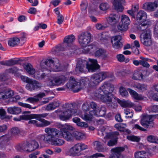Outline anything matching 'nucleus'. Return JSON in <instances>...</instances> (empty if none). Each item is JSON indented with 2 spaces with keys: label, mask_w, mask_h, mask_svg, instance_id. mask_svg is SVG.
<instances>
[{
  "label": "nucleus",
  "mask_w": 158,
  "mask_h": 158,
  "mask_svg": "<svg viewBox=\"0 0 158 158\" xmlns=\"http://www.w3.org/2000/svg\"><path fill=\"white\" fill-rule=\"evenodd\" d=\"M11 132L12 135H16L19 133L20 131L18 128L15 127L11 129Z\"/></svg>",
  "instance_id": "69168bd1"
},
{
  "label": "nucleus",
  "mask_w": 158,
  "mask_h": 158,
  "mask_svg": "<svg viewBox=\"0 0 158 158\" xmlns=\"http://www.w3.org/2000/svg\"><path fill=\"white\" fill-rule=\"evenodd\" d=\"M124 112L126 115V118H131L133 117V113L132 111L129 109H125Z\"/></svg>",
  "instance_id": "3c124183"
},
{
  "label": "nucleus",
  "mask_w": 158,
  "mask_h": 158,
  "mask_svg": "<svg viewBox=\"0 0 158 158\" xmlns=\"http://www.w3.org/2000/svg\"><path fill=\"white\" fill-rule=\"evenodd\" d=\"M108 38V36L107 35L106 33H102L99 34V39L101 41L104 40H106Z\"/></svg>",
  "instance_id": "680f3d73"
},
{
  "label": "nucleus",
  "mask_w": 158,
  "mask_h": 158,
  "mask_svg": "<svg viewBox=\"0 0 158 158\" xmlns=\"http://www.w3.org/2000/svg\"><path fill=\"white\" fill-rule=\"evenodd\" d=\"M120 18L119 15L114 14H110L106 18L108 23L111 25H114L117 23L119 21Z\"/></svg>",
  "instance_id": "aec40b11"
},
{
  "label": "nucleus",
  "mask_w": 158,
  "mask_h": 158,
  "mask_svg": "<svg viewBox=\"0 0 158 158\" xmlns=\"http://www.w3.org/2000/svg\"><path fill=\"white\" fill-rule=\"evenodd\" d=\"M72 105L66 104L63 105V112L60 115V119L63 121L68 119L72 115H76L75 110H72Z\"/></svg>",
  "instance_id": "9d476101"
},
{
  "label": "nucleus",
  "mask_w": 158,
  "mask_h": 158,
  "mask_svg": "<svg viewBox=\"0 0 158 158\" xmlns=\"http://www.w3.org/2000/svg\"><path fill=\"white\" fill-rule=\"evenodd\" d=\"M118 28L120 30L126 31L128 27L127 26V25L123 24L122 23L121 24H120L118 26Z\"/></svg>",
  "instance_id": "e2e57ef3"
},
{
  "label": "nucleus",
  "mask_w": 158,
  "mask_h": 158,
  "mask_svg": "<svg viewBox=\"0 0 158 158\" xmlns=\"http://www.w3.org/2000/svg\"><path fill=\"white\" fill-rule=\"evenodd\" d=\"M147 13L143 10H140L137 14L136 20L140 24L138 29L140 30H143L147 28L150 24V22L147 19Z\"/></svg>",
  "instance_id": "6e6552de"
},
{
  "label": "nucleus",
  "mask_w": 158,
  "mask_h": 158,
  "mask_svg": "<svg viewBox=\"0 0 158 158\" xmlns=\"http://www.w3.org/2000/svg\"><path fill=\"white\" fill-rule=\"evenodd\" d=\"M47 136L42 135L44 137V140L46 143L51 142L52 145L60 146L64 143L63 139L58 138L60 134V131L54 128L47 127L45 129Z\"/></svg>",
  "instance_id": "7ed1b4c3"
},
{
  "label": "nucleus",
  "mask_w": 158,
  "mask_h": 158,
  "mask_svg": "<svg viewBox=\"0 0 158 158\" xmlns=\"http://www.w3.org/2000/svg\"><path fill=\"white\" fill-rule=\"evenodd\" d=\"M120 95L123 97H126L128 96L129 94L126 89L123 86H121L119 89Z\"/></svg>",
  "instance_id": "09e8293b"
},
{
  "label": "nucleus",
  "mask_w": 158,
  "mask_h": 158,
  "mask_svg": "<svg viewBox=\"0 0 158 158\" xmlns=\"http://www.w3.org/2000/svg\"><path fill=\"white\" fill-rule=\"evenodd\" d=\"M19 70V69L16 67H14L11 68L7 69L6 72L8 73L15 74Z\"/></svg>",
  "instance_id": "bf43d9fd"
},
{
  "label": "nucleus",
  "mask_w": 158,
  "mask_h": 158,
  "mask_svg": "<svg viewBox=\"0 0 158 158\" xmlns=\"http://www.w3.org/2000/svg\"><path fill=\"white\" fill-rule=\"evenodd\" d=\"M125 3V0H114L113 5L115 9L118 11L121 12L123 10V7L122 4Z\"/></svg>",
  "instance_id": "b1692460"
},
{
  "label": "nucleus",
  "mask_w": 158,
  "mask_h": 158,
  "mask_svg": "<svg viewBox=\"0 0 158 158\" xmlns=\"http://www.w3.org/2000/svg\"><path fill=\"white\" fill-rule=\"evenodd\" d=\"M122 37L120 35H116L111 37V41L113 47L115 49L121 48L123 46V44L120 42Z\"/></svg>",
  "instance_id": "dca6fc26"
},
{
  "label": "nucleus",
  "mask_w": 158,
  "mask_h": 158,
  "mask_svg": "<svg viewBox=\"0 0 158 158\" xmlns=\"http://www.w3.org/2000/svg\"><path fill=\"white\" fill-rule=\"evenodd\" d=\"M17 62H18L16 60H10L7 61H0V64L4 65L10 66L16 64Z\"/></svg>",
  "instance_id": "37998d69"
},
{
  "label": "nucleus",
  "mask_w": 158,
  "mask_h": 158,
  "mask_svg": "<svg viewBox=\"0 0 158 158\" xmlns=\"http://www.w3.org/2000/svg\"><path fill=\"white\" fill-rule=\"evenodd\" d=\"M91 63L89 64L87 61L85 60H80L78 61L75 70L77 73L83 72L85 69H87L89 72H93L99 69L100 66L98 64L97 60L94 59H89Z\"/></svg>",
  "instance_id": "20e7f679"
},
{
  "label": "nucleus",
  "mask_w": 158,
  "mask_h": 158,
  "mask_svg": "<svg viewBox=\"0 0 158 158\" xmlns=\"http://www.w3.org/2000/svg\"><path fill=\"white\" fill-rule=\"evenodd\" d=\"M143 76L140 71H135L134 72L132 78L135 80H141L143 79Z\"/></svg>",
  "instance_id": "79ce46f5"
},
{
  "label": "nucleus",
  "mask_w": 158,
  "mask_h": 158,
  "mask_svg": "<svg viewBox=\"0 0 158 158\" xmlns=\"http://www.w3.org/2000/svg\"><path fill=\"white\" fill-rule=\"evenodd\" d=\"M94 112L92 110L86 111L84 112L80 115V116L84 120L86 121H91L93 118L94 116L95 115L94 114Z\"/></svg>",
  "instance_id": "6ab92c4d"
},
{
  "label": "nucleus",
  "mask_w": 158,
  "mask_h": 158,
  "mask_svg": "<svg viewBox=\"0 0 158 158\" xmlns=\"http://www.w3.org/2000/svg\"><path fill=\"white\" fill-rule=\"evenodd\" d=\"M6 111L5 110L2 109H0V116H1V118L2 119H4V118H7L9 119H10L12 118V116H7L6 117L5 116L6 114Z\"/></svg>",
  "instance_id": "6e6d98bb"
},
{
  "label": "nucleus",
  "mask_w": 158,
  "mask_h": 158,
  "mask_svg": "<svg viewBox=\"0 0 158 158\" xmlns=\"http://www.w3.org/2000/svg\"><path fill=\"white\" fill-rule=\"evenodd\" d=\"M15 148L17 151L21 152L23 151H31V148L30 143L26 142L17 145L15 146Z\"/></svg>",
  "instance_id": "a211bd4d"
},
{
  "label": "nucleus",
  "mask_w": 158,
  "mask_h": 158,
  "mask_svg": "<svg viewBox=\"0 0 158 158\" xmlns=\"http://www.w3.org/2000/svg\"><path fill=\"white\" fill-rule=\"evenodd\" d=\"M96 56L102 57L103 59H105L107 57V54L106 52V51L102 49H100L97 50L95 53Z\"/></svg>",
  "instance_id": "f704fd0d"
},
{
  "label": "nucleus",
  "mask_w": 158,
  "mask_h": 158,
  "mask_svg": "<svg viewBox=\"0 0 158 158\" xmlns=\"http://www.w3.org/2000/svg\"><path fill=\"white\" fill-rule=\"evenodd\" d=\"M158 7V2H149L145 3L143 5L144 9L149 11H153Z\"/></svg>",
  "instance_id": "f3484780"
},
{
  "label": "nucleus",
  "mask_w": 158,
  "mask_h": 158,
  "mask_svg": "<svg viewBox=\"0 0 158 158\" xmlns=\"http://www.w3.org/2000/svg\"><path fill=\"white\" fill-rule=\"evenodd\" d=\"M82 110L85 112L89 111L91 110L90 108L89 107L88 103L86 102L84 103L82 106Z\"/></svg>",
  "instance_id": "0e129e2a"
},
{
  "label": "nucleus",
  "mask_w": 158,
  "mask_h": 158,
  "mask_svg": "<svg viewBox=\"0 0 158 158\" xmlns=\"http://www.w3.org/2000/svg\"><path fill=\"white\" fill-rule=\"evenodd\" d=\"M57 23L59 24H61L64 21V17L62 15L57 16Z\"/></svg>",
  "instance_id": "774afa93"
},
{
  "label": "nucleus",
  "mask_w": 158,
  "mask_h": 158,
  "mask_svg": "<svg viewBox=\"0 0 158 158\" xmlns=\"http://www.w3.org/2000/svg\"><path fill=\"white\" fill-rule=\"evenodd\" d=\"M109 7V5L106 2L102 3L99 5L100 9L102 11H105L107 10Z\"/></svg>",
  "instance_id": "5fc2aeb1"
},
{
  "label": "nucleus",
  "mask_w": 158,
  "mask_h": 158,
  "mask_svg": "<svg viewBox=\"0 0 158 158\" xmlns=\"http://www.w3.org/2000/svg\"><path fill=\"white\" fill-rule=\"evenodd\" d=\"M144 29L142 30L143 31L140 35V38H151L152 33L151 30L149 29H147L145 30H144Z\"/></svg>",
  "instance_id": "2f4dec72"
},
{
  "label": "nucleus",
  "mask_w": 158,
  "mask_h": 158,
  "mask_svg": "<svg viewBox=\"0 0 158 158\" xmlns=\"http://www.w3.org/2000/svg\"><path fill=\"white\" fill-rule=\"evenodd\" d=\"M94 111V114H95L96 116H104L106 112V109L105 107L102 106L97 110L96 111Z\"/></svg>",
  "instance_id": "7c9ffc66"
},
{
  "label": "nucleus",
  "mask_w": 158,
  "mask_h": 158,
  "mask_svg": "<svg viewBox=\"0 0 158 158\" xmlns=\"http://www.w3.org/2000/svg\"><path fill=\"white\" fill-rule=\"evenodd\" d=\"M158 138L154 135H150L147 136L146 139L150 143H156Z\"/></svg>",
  "instance_id": "49530a36"
},
{
  "label": "nucleus",
  "mask_w": 158,
  "mask_h": 158,
  "mask_svg": "<svg viewBox=\"0 0 158 158\" xmlns=\"http://www.w3.org/2000/svg\"><path fill=\"white\" fill-rule=\"evenodd\" d=\"M127 139L131 141L139 142L140 140V139L134 135H128L127 136Z\"/></svg>",
  "instance_id": "13d9d810"
},
{
  "label": "nucleus",
  "mask_w": 158,
  "mask_h": 158,
  "mask_svg": "<svg viewBox=\"0 0 158 158\" xmlns=\"http://www.w3.org/2000/svg\"><path fill=\"white\" fill-rule=\"evenodd\" d=\"M83 49V52L84 53H92L94 52L96 50V47L94 45H89L87 46H86Z\"/></svg>",
  "instance_id": "58836bf2"
},
{
  "label": "nucleus",
  "mask_w": 158,
  "mask_h": 158,
  "mask_svg": "<svg viewBox=\"0 0 158 158\" xmlns=\"http://www.w3.org/2000/svg\"><path fill=\"white\" fill-rule=\"evenodd\" d=\"M23 67L27 72L30 75L34 74L36 71L31 64L27 63L23 65Z\"/></svg>",
  "instance_id": "c756f323"
},
{
  "label": "nucleus",
  "mask_w": 158,
  "mask_h": 158,
  "mask_svg": "<svg viewBox=\"0 0 158 158\" xmlns=\"http://www.w3.org/2000/svg\"><path fill=\"white\" fill-rule=\"evenodd\" d=\"M94 145L98 152H102L104 149L102 148V144L98 141H95L94 142Z\"/></svg>",
  "instance_id": "de8ad7c7"
},
{
  "label": "nucleus",
  "mask_w": 158,
  "mask_h": 158,
  "mask_svg": "<svg viewBox=\"0 0 158 158\" xmlns=\"http://www.w3.org/2000/svg\"><path fill=\"white\" fill-rule=\"evenodd\" d=\"M116 58L118 61L121 62L124 61L127 63L129 61V59L128 58L125 59L124 56L122 54H119L117 55Z\"/></svg>",
  "instance_id": "8fccbe9b"
},
{
  "label": "nucleus",
  "mask_w": 158,
  "mask_h": 158,
  "mask_svg": "<svg viewBox=\"0 0 158 158\" xmlns=\"http://www.w3.org/2000/svg\"><path fill=\"white\" fill-rule=\"evenodd\" d=\"M86 84L85 80L82 79L80 82H77L73 77H71L69 82L66 84V87L73 92H77L83 88Z\"/></svg>",
  "instance_id": "0eeeda50"
},
{
  "label": "nucleus",
  "mask_w": 158,
  "mask_h": 158,
  "mask_svg": "<svg viewBox=\"0 0 158 158\" xmlns=\"http://www.w3.org/2000/svg\"><path fill=\"white\" fill-rule=\"evenodd\" d=\"M59 106V103L58 102H54L48 105L46 107L48 111L53 110Z\"/></svg>",
  "instance_id": "e433bc0d"
},
{
  "label": "nucleus",
  "mask_w": 158,
  "mask_h": 158,
  "mask_svg": "<svg viewBox=\"0 0 158 158\" xmlns=\"http://www.w3.org/2000/svg\"><path fill=\"white\" fill-rule=\"evenodd\" d=\"M114 89V86L108 83H104L94 93L95 97L100 99L102 102L110 103L112 106V101L114 98L111 93Z\"/></svg>",
  "instance_id": "f257e3e1"
},
{
  "label": "nucleus",
  "mask_w": 158,
  "mask_h": 158,
  "mask_svg": "<svg viewBox=\"0 0 158 158\" xmlns=\"http://www.w3.org/2000/svg\"><path fill=\"white\" fill-rule=\"evenodd\" d=\"M74 136L77 140H80L84 139L86 136L85 134L81 132L76 131L73 132Z\"/></svg>",
  "instance_id": "4c0bfd02"
},
{
  "label": "nucleus",
  "mask_w": 158,
  "mask_h": 158,
  "mask_svg": "<svg viewBox=\"0 0 158 158\" xmlns=\"http://www.w3.org/2000/svg\"><path fill=\"white\" fill-rule=\"evenodd\" d=\"M30 146L31 147V151L38 148L39 147L38 143L35 140H33L30 143Z\"/></svg>",
  "instance_id": "864d4df0"
},
{
  "label": "nucleus",
  "mask_w": 158,
  "mask_h": 158,
  "mask_svg": "<svg viewBox=\"0 0 158 158\" xmlns=\"http://www.w3.org/2000/svg\"><path fill=\"white\" fill-rule=\"evenodd\" d=\"M35 74L34 75V77L35 78L38 79L40 80L44 78L46 75L43 73H40L37 70L35 72Z\"/></svg>",
  "instance_id": "603ef678"
},
{
  "label": "nucleus",
  "mask_w": 158,
  "mask_h": 158,
  "mask_svg": "<svg viewBox=\"0 0 158 158\" xmlns=\"http://www.w3.org/2000/svg\"><path fill=\"white\" fill-rule=\"evenodd\" d=\"M140 39L141 43L146 46L149 47L152 44V42L151 38H140Z\"/></svg>",
  "instance_id": "ea45409f"
},
{
  "label": "nucleus",
  "mask_w": 158,
  "mask_h": 158,
  "mask_svg": "<svg viewBox=\"0 0 158 158\" xmlns=\"http://www.w3.org/2000/svg\"><path fill=\"white\" fill-rule=\"evenodd\" d=\"M19 42V39L17 37H14L9 39L8 41V44L11 47H14L18 44Z\"/></svg>",
  "instance_id": "c85d7f7f"
},
{
  "label": "nucleus",
  "mask_w": 158,
  "mask_h": 158,
  "mask_svg": "<svg viewBox=\"0 0 158 158\" xmlns=\"http://www.w3.org/2000/svg\"><path fill=\"white\" fill-rule=\"evenodd\" d=\"M14 95L13 91L10 89L6 90L0 93V99L5 100L12 97Z\"/></svg>",
  "instance_id": "4be33fe9"
},
{
  "label": "nucleus",
  "mask_w": 158,
  "mask_h": 158,
  "mask_svg": "<svg viewBox=\"0 0 158 158\" xmlns=\"http://www.w3.org/2000/svg\"><path fill=\"white\" fill-rule=\"evenodd\" d=\"M58 127L60 129V133L63 137L67 141L71 140L73 139V137L72 134L68 130L73 131L74 128L71 125L67 124H62L59 123Z\"/></svg>",
  "instance_id": "1a4fd4ad"
},
{
  "label": "nucleus",
  "mask_w": 158,
  "mask_h": 158,
  "mask_svg": "<svg viewBox=\"0 0 158 158\" xmlns=\"http://www.w3.org/2000/svg\"><path fill=\"white\" fill-rule=\"evenodd\" d=\"M122 23L125 25H127L128 27L130 24V21L129 17L126 15H123L121 17Z\"/></svg>",
  "instance_id": "c03bdc74"
},
{
  "label": "nucleus",
  "mask_w": 158,
  "mask_h": 158,
  "mask_svg": "<svg viewBox=\"0 0 158 158\" xmlns=\"http://www.w3.org/2000/svg\"><path fill=\"white\" fill-rule=\"evenodd\" d=\"M114 127L120 131L126 132L128 134H130L131 133L129 130L125 128L126 127V125L125 124L123 123L116 124Z\"/></svg>",
  "instance_id": "bb28decb"
},
{
  "label": "nucleus",
  "mask_w": 158,
  "mask_h": 158,
  "mask_svg": "<svg viewBox=\"0 0 158 158\" xmlns=\"http://www.w3.org/2000/svg\"><path fill=\"white\" fill-rule=\"evenodd\" d=\"M148 153L145 151H141L136 152L135 153V158H146Z\"/></svg>",
  "instance_id": "a19ab883"
},
{
  "label": "nucleus",
  "mask_w": 158,
  "mask_h": 158,
  "mask_svg": "<svg viewBox=\"0 0 158 158\" xmlns=\"http://www.w3.org/2000/svg\"><path fill=\"white\" fill-rule=\"evenodd\" d=\"M132 87L137 89L143 92L146 90L147 86L146 85L138 84L132 85Z\"/></svg>",
  "instance_id": "a18cd8bd"
},
{
  "label": "nucleus",
  "mask_w": 158,
  "mask_h": 158,
  "mask_svg": "<svg viewBox=\"0 0 158 158\" xmlns=\"http://www.w3.org/2000/svg\"><path fill=\"white\" fill-rule=\"evenodd\" d=\"M95 27L98 30H103L105 29L107 27V26L106 25L98 23L96 24Z\"/></svg>",
  "instance_id": "052dcab7"
},
{
  "label": "nucleus",
  "mask_w": 158,
  "mask_h": 158,
  "mask_svg": "<svg viewBox=\"0 0 158 158\" xmlns=\"http://www.w3.org/2000/svg\"><path fill=\"white\" fill-rule=\"evenodd\" d=\"M124 150V148L123 147H116L112 148L111 151L114 153L111 155L110 158H119L118 156L116 155V154H119L121 152L123 151Z\"/></svg>",
  "instance_id": "393cba45"
},
{
  "label": "nucleus",
  "mask_w": 158,
  "mask_h": 158,
  "mask_svg": "<svg viewBox=\"0 0 158 158\" xmlns=\"http://www.w3.org/2000/svg\"><path fill=\"white\" fill-rule=\"evenodd\" d=\"M44 93H39L34 97H29L28 98L26 101L31 103H34L37 102L39 100V98H41L45 96Z\"/></svg>",
  "instance_id": "5701e85b"
},
{
  "label": "nucleus",
  "mask_w": 158,
  "mask_h": 158,
  "mask_svg": "<svg viewBox=\"0 0 158 158\" xmlns=\"http://www.w3.org/2000/svg\"><path fill=\"white\" fill-rule=\"evenodd\" d=\"M105 156L101 153H96L90 156L89 158H100L101 157H104Z\"/></svg>",
  "instance_id": "338daca9"
},
{
  "label": "nucleus",
  "mask_w": 158,
  "mask_h": 158,
  "mask_svg": "<svg viewBox=\"0 0 158 158\" xmlns=\"http://www.w3.org/2000/svg\"><path fill=\"white\" fill-rule=\"evenodd\" d=\"M75 40V37L73 35L66 36L63 43L61 44L56 45L53 49L54 54L58 55L61 51H67V55L71 54L75 49V47L73 45V43Z\"/></svg>",
  "instance_id": "f03ea898"
},
{
  "label": "nucleus",
  "mask_w": 158,
  "mask_h": 158,
  "mask_svg": "<svg viewBox=\"0 0 158 158\" xmlns=\"http://www.w3.org/2000/svg\"><path fill=\"white\" fill-rule=\"evenodd\" d=\"M109 77V73L106 72H101L91 76L90 84L92 86L98 85L101 82Z\"/></svg>",
  "instance_id": "9b49d317"
},
{
  "label": "nucleus",
  "mask_w": 158,
  "mask_h": 158,
  "mask_svg": "<svg viewBox=\"0 0 158 158\" xmlns=\"http://www.w3.org/2000/svg\"><path fill=\"white\" fill-rule=\"evenodd\" d=\"M48 115L47 113L32 114V119L28 122L29 124H32L38 127H46L50 125L51 122L43 118Z\"/></svg>",
  "instance_id": "423d86ee"
},
{
  "label": "nucleus",
  "mask_w": 158,
  "mask_h": 158,
  "mask_svg": "<svg viewBox=\"0 0 158 158\" xmlns=\"http://www.w3.org/2000/svg\"><path fill=\"white\" fill-rule=\"evenodd\" d=\"M32 119V114L21 115L19 117H15L13 118V120L15 121H20L22 120H31Z\"/></svg>",
  "instance_id": "473e14b6"
},
{
  "label": "nucleus",
  "mask_w": 158,
  "mask_h": 158,
  "mask_svg": "<svg viewBox=\"0 0 158 158\" xmlns=\"http://www.w3.org/2000/svg\"><path fill=\"white\" fill-rule=\"evenodd\" d=\"M40 67L42 71L47 70L50 72L60 71L64 69L63 66L61 65L59 61L57 59L55 60H47L42 61L40 64Z\"/></svg>",
  "instance_id": "39448f33"
},
{
  "label": "nucleus",
  "mask_w": 158,
  "mask_h": 158,
  "mask_svg": "<svg viewBox=\"0 0 158 158\" xmlns=\"http://www.w3.org/2000/svg\"><path fill=\"white\" fill-rule=\"evenodd\" d=\"M118 134L119 133L117 131L107 133L104 137V139L105 140H103V141L105 143H106V139L115 138Z\"/></svg>",
  "instance_id": "c9c22d12"
},
{
  "label": "nucleus",
  "mask_w": 158,
  "mask_h": 158,
  "mask_svg": "<svg viewBox=\"0 0 158 158\" xmlns=\"http://www.w3.org/2000/svg\"><path fill=\"white\" fill-rule=\"evenodd\" d=\"M81 9L82 11H85L86 10L88 6V3L86 1H82L81 4Z\"/></svg>",
  "instance_id": "4d7b16f0"
},
{
  "label": "nucleus",
  "mask_w": 158,
  "mask_h": 158,
  "mask_svg": "<svg viewBox=\"0 0 158 158\" xmlns=\"http://www.w3.org/2000/svg\"><path fill=\"white\" fill-rule=\"evenodd\" d=\"M66 77L64 76L59 77L51 76L49 77L47 81L48 86L52 87L54 86H60L63 85L65 82Z\"/></svg>",
  "instance_id": "f8f14e48"
},
{
  "label": "nucleus",
  "mask_w": 158,
  "mask_h": 158,
  "mask_svg": "<svg viewBox=\"0 0 158 158\" xmlns=\"http://www.w3.org/2000/svg\"><path fill=\"white\" fill-rule=\"evenodd\" d=\"M127 90L134 99L137 100H141L144 98L140 94H138L136 92L132 89L128 88Z\"/></svg>",
  "instance_id": "cd10ccee"
},
{
  "label": "nucleus",
  "mask_w": 158,
  "mask_h": 158,
  "mask_svg": "<svg viewBox=\"0 0 158 158\" xmlns=\"http://www.w3.org/2000/svg\"><path fill=\"white\" fill-rule=\"evenodd\" d=\"M117 102L122 107H131L133 106V104L129 101H121L118 99Z\"/></svg>",
  "instance_id": "72a5a7b5"
},
{
  "label": "nucleus",
  "mask_w": 158,
  "mask_h": 158,
  "mask_svg": "<svg viewBox=\"0 0 158 158\" xmlns=\"http://www.w3.org/2000/svg\"><path fill=\"white\" fill-rule=\"evenodd\" d=\"M91 35L88 32H83L78 36V40L79 44L82 47H85L90 42Z\"/></svg>",
  "instance_id": "ddd939ff"
},
{
  "label": "nucleus",
  "mask_w": 158,
  "mask_h": 158,
  "mask_svg": "<svg viewBox=\"0 0 158 158\" xmlns=\"http://www.w3.org/2000/svg\"><path fill=\"white\" fill-rule=\"evenodd\" d=\"M31 81L27 82L26 86V89L30 91H32L40 86L41 85L37 81L31 79Z\"/></svg>",
  "instance_id": "412c9836"
},
{
  "label": "nucleus",
  "mask_w": 158,
  "mask_h": 158,
  "mask_svg": "<svg viewBox=\"0 0 158 158\" xmlns=\"http://www.w3.org/2000/svg\"><path fill=\"white\" fill-rule=\"evenodd\" d=\"M87 146L84 144L78 143L74 145L69 150V152L72 156H77L80 152L86 149Z\"/></svg>",
  "instance_id": "4468645a"
},
{
  "label": "nucleus",
  "mask_w": 158,
  "mask_h": 158,
  "mask_svg": "<svg viewBox=\"0 0 158 158\" xmlns=\"http://www.w3.org/2000/svg\"><path fill=\"white\" fill-rule=\"evenodd\" d=\"M7 111L11 114H18L21 112V109L18 107H10L8 108Z\"/></svg>",
  "instance_id": "a878e982"
},
{
  "label": "nucleus",
  "mask_w": 158,
  "mask_h": 158,
  "mask_svg": "<svg viewBox=\"0 0 158 158\" xmlns=\"http://www.w3.org/2000/svg\"><path fill=\"white\" fill-rule=\"evenodd\" d=\"M140 122L141 124L146 128H151L153 127L154 123L152 117L150 115H142Z\"/></svg>",
  "instance_id": "2eb2a0df"
}]
</instances>
